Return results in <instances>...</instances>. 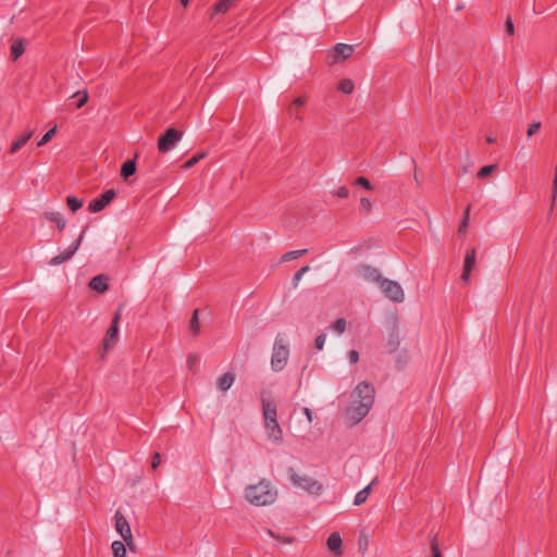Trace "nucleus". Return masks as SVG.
<instances>
[{
	"label": "nucleus",
	"mask_w": 557,
	"mask_h": 557,
	"mask_svg": "<svg viewBox=\"0 0 557 557\" xmlns=\"http://www.w3.org/2000/svg\"><path fill=\"white\" fill-rule=\"evenodd\" d=\"M375 399L374 386L362 381L356 385L350 394V403L345 410L349 422L355 425L361 422L370 412Z\"/></svg>",
	"instance_id": "f257e3e1"
},
{
	"label": "nucleus",
	"mask_w": 557,
	"mask_h": 557,
	"mask_svg": "<svg viewBox=\"0 0 557 557\" xmlns=\"http://www.w3.org/2000/svg\"><path fill=\"white\" fill-rule=\"evenodd\" d=\"M245 498L253 506H268L277 498V490L267 479H261L257 484H250L245 488Z\"/></svg>",
	"instance_id": "f03ea898"
},
{
	"label": "nucleus",
	"mask_w": 557,
	"mask_h": 557,
	"mask_svg": "<svg viewBox=\"0 0 557 557\" xmlns=\"http://www.w3.org/2000/svg\"><path fill=\"white\" fill-rule=\"evenodd\" d=\"M292 483L311 495H320L323 485L311 476L299 474L294 468L288 469Z\"/></svg>",
	"instance_id": "7ed1b4c3"
},
{
	"label": "nucleus",
	"mask_w": 557,
	"mask_h": 557,
	"mask_svg": "<svg viewBox=\"0 0 557 557\" xmlns=\"http://www.w3.org/2000/svg\"><path fill=\"white\" fill-rule=\"evenodd\" d=\"M288 356V346L284 344L283 338L280 335H277L273 345V352L271 357L272 370L275 372L282 371L287 363Z\"/></svg>",
	"instance_id": "20e7f679"
},
{
	"label": "nucleus",
	"mask_w": 557,
	"mask_h": 557,
	"mask_svg": "<svg viewBox=\"0 0 557 557\" xmlns=\"http://www.w3.org/2000/svg\"><path fill=\"white\" fill-rule=\"evenodd\" d=\"M121 314L120 312H115L111 325L108 329L106 336L102 342V348L99 351L100 359H104L107 356V352L112 349L119 339V322H120Z\"/></svg>",
	"instance_id": "39448f33"
},
{
	"label": "nucleus",
	"mask_w": 557,
	"mask_h": 557,
	"mask_svg": "<svg viewBox=\"0 0 557 557\" xmlns=\"http://www.w3.org/2000/svg\"><path fill=\"white\" fill-rule=\"evenodd\" d=\"M380 287L384 293L385 297L394 302H403L405 300V293L403 287L396 281L383 278L380 283Z\"/></svg>",
	"instance_id": "423d86ee"
},
{
	"label": "nucleus",
	"mask_w": 557,
	"mask_h": 557,
	"mask_svg": "<svg viewBox=\"0 0 557 557\" xmlns=\"http://www.w3.org/2000/svg\"><path fill=\"white\" fill-rule=\"evenodd\" d=\"M182 132L173 127L168 128L158 140V150L162 153L169 152L182 139Z\"/></svg>",
	"instance_id": "0eeeda50"
},
{
	"label": "nucleus",
	"mask_w": 557,
	"mask_h": 557,
	"mask_svg": "<svg viewBox=\"0 0 557 557\" xmlns=\"http://www.w3.org/2000/svg\"><path fill=\"white\" fill-rule=\"evenodd\" d=\"M114 520H115L116 532L120 533V535L122 536L124 542L127 544V546L129 548H132L133 544H134V540H133L131 525L127 522L126 518L124 517V515L121 511H116L114 515Z\"/></svg>",
	"instance_id": "6e6552de"
},
{
	"label": "nucleus",
	"mask_w": 557,
	"mask_h": 557,
	"mask_svg": "<svg viewBox=\"0 0 557 557\" xmlns=\"http://www.w3.org/2000/svg\"><path fill=\"white\" fill-rule=\"evenodd\" d=\"M85 232H86V228H84L81 233V235L78 236V238L75 240V243H73L66 250L62 251L60 255L53 257L50 261H49V264L50 265H59V264H62L66 261H69L74 255L75 252L77 251V249L79 248L81 246V243L83 240V237L85 235Z\"/></svg>",
	"instance_id": "1a4fd4ad"
},
{
	"label": "nucleus",
	"mask_w": 557,
	"mask_h": 557,
	"mask_svg": "<svg viewBox=\"0 0 557 557\" xmlns=\"http://www.w3.org/2000/svg\"><path fill=\"white\" fill-rule=\"evenodd\" d=\"M115 197L113 189L106 190L100 197L91 200L88 210L92 213L103 210Z\"/></svg>",
	"instance_id": "9d476101"
},
{
	"label": "nucleus",
	"mask_w": 557,
	"mask_h": 557,
	"mask_svg": "<svg viewBox=\"0 0 557 557\" xmlns=\"http://www.w3.org/2000/svg\"><path fill=\"white\" fill-rule=\"evenodd\" d=\"M264 428L268 435V438L271 440L275 444H281L283 442V431L277 422V419L264 421Z\"/></svg>",
	"instance_id": "9b49d317"
},
{
	"label": "nucleus",
	"mask_w": 557,
	"mask_h": 557,
	"mask_svg": "<svg viewBox=\"0 0 557 557\" xmlns=\"http://www.w3.org/2000/svg\"><path fill=\"white\" fill-rule=\"evenodd\" d=\"M359 275H361L364 280L377 283L380 285L381 281L384 278L382 277L380 271L376 268H373L371 265H359L357 269Z\"/></svg>",
	"instance_id": "f8f14e48"
},
{
	"label": "nucleus",
	"mask_w": 557,
	"mask_h": 557,
	"mask_svg": "<svg viewBox=\"0 0 557 557\" xmlns=\"http://www.w3.org/2000/svg\"><path fill=\"white\" fill-rule=\"evenodd\" d=\"M476 262V251L474 248L470 249L465 257L463 271L461 274L462 282H469L470 274Z\"/></svg>",
	"instance_id": "ddd939ff"
},
{
	"label": "nucleus",
	"mask_w": 557,
	"mask_h": 557,
	"mask_svg": "<svg viewBox=\"0 0 557 557\" xmlns=\"http://www.w3.org/2000/svg\"><path fill=\"white\" fill-rule=\"evenodd\" d=\"M261 403L264 421H273L277 419V409L275 403L272 399L264 397L263 394L261 397Z\"/></svg>",
	"instance_id": "4468645a"
},
{
	"label": "nucleus",
	"mask_w": 557,
	"mask_h": 557,
	"mask_svg": "<svg viewBox=\"0 0 557 557\" xmlns=\"http://www.w3.org/2000/svg\"><path fill=\"white\" fill-rule=\"evenodd\" d=\"M307 102V97L305 96H300V97H297L296 99H294L292 101V103L287 107V114L297 120V121H302V117L299 115L298 113V109L301 108L302 106H305Z\"/></svg>",
	"instance_id": "2eb2a0df"
},
{
	"label": "nucleus",
	"mask_w": 557,
	"mask_h": 557,
	"mask_svg": "<svg viewBox=\"0 0 557 557\" xmlns=\"http://www.w3.org/2000/svg\"><path fill=\"white\" fill-rule=\"evenodd\" d=\"M354 52V46L346 45V44H336L334 46V62H337L338 59H347L349 58Z\"/></svg>",
	"instance_id": "dca6fc26"
},
{
	"label": "nucleus",
	"mask_w": 557,
	"mask_h": 557,
	"mask_svg": "<svg viewBox=\"0 0 557 557\" xmlns=\"http://www.w3.org/2000/svg\"><path fill=\"white\" fill-rule=\"evenodd\" d=\"M342 544H343L342 537H341L339 533H337V532L331 533L330 536L327 537L326 545H327L329 549L331 552H333L336 556H341L343 553Z\"/></svg>",
	"instance_id": "f3484780"
},
{
	"label": "nucleus",
	"mask_w": 557,
	"mask_h": 557,
	"mask_svg": "<svg viewBox=\"0 0 557 557\" xmlns=\"http://www.w3.org/2000/svg\"><path fill=\"white\" fill-rule=\"evenodd\" d=\"M89 287L98 293H103L108 289V277L103 274L96 275L89 282Z\"/></svg>",
	"instance_id": "a211bd4d"
},
{
	"label": "nucleus",
	"mask_w": 557,
	"mask_h": 557,
	"mask_svg": "<svg viewBox=\"0 0 557 557\" xmlns=\"http://www.w3.org/2000/svg\"><path fill=\"white\" fill-rule=\"evenodd\" d=\"M234 381H235V374L232 372H226L218 379L216 386L220 391L226 392L231 388Z\"/></svg>",
	"instance_id": "6ab92c4d"
},
{
	"label": "nucleus",
	"mask_w": 557,
	"mask_h": 557,
	"mask_svg": "<svg viewBox=\"0 0 557 557\" xmlns=\"http://www.w3.org/2000/svg\"><path fill=\"white\" fill-rule=\"evenodd\" d=\"M237 0H220L213 8V12L211 17L213 18L215 15L226 13Z\"/></svg>",
	"instance_id": "aec40b11"
},
{
	"label": "nucleus",
	"mask_w": 557,
	"mask_h": 557,
	"mask_svg": "<svg viewBox=\"0 0 557 557\" xmlns=\"http://www.w3.org/2000/svg\"><path fill=\"white\" fill-rule=\"evenodd\" d=\"M377 481V479L375 478L368 486H366L363 490L359 491L356 496H355V499H354V505L355 506H360L362 505L363 503L367 502L371 491H372V485Z\"/></svg>",
	"instance_id": "412c9836"
},
{
	"label": "nucleus",
	"mask_w": 557,
	"mask_h": 557,
	"mask_svg": "<svg viewBox=\"0 0 557 557\" xmlns=\"http://www.w3.org/2000/svg\"><path fill=\"white\" fill-rule=\"evenodd\" d=\"M25 51V40L22 38L15 39L11 45V55L13 60H17Z\"/></svg>",
	"instance_id": "4be33fe9"
},
{
	"label": "nucleus",
	"mask_w": 557,
	"mask_h": 557,
	"mask_svg": "<svg viewBox=\"0 0 557 557\" xmlns=\"http://www.w3.org/2000/svg\"><path fill=\"white\" fill-rule=\"evenodd\" d=\"M136 172V162L135 160H127L123 163L121 169V176L124 180H127L129 176H132Z\"/></svg>",
	"instance_id": "5701e85b"
},
{
	"label": "nucleus",
	"mask_w": 557,
	"mask_h": 557,
	"mask_svg": "<svg viewBox=\"0 0 557 557\" xmlns=\"http://www.w3.org/2000/svg\"><path fill=\"white\" fill-rule=\"evenodd\" d=\"M33 136V132H28L26 134H23L17 140H15L12 144V147L10 149L11 153L17 152Z\"/></svg>",
	"instance_id": "b1692460"
},
{
	"label": "nucleus",
	"mask_w": 557,
	"mask_h": 557,
	"mask_svg": "<svg viewBox=\"0 0 557 557\" xmlns=\"http://www.w3.org/2000/svg\"><path fill=\"white\" fill-rule=\"evenodd\" d=\"M126 543L114 541L111 545L114 557H126Z\"/></svg>",
	"instance_id": "393cba45"
},
{
	"label": "nucleus",
	"mask_w": 557,
	"mask_h": 557,
	"mask_svg": "<svg viewBox=\"0 0 557 557\" xmlns=\"http://www.w3.org/2000/svg\"><path fill=\"white\" fill-rule=\"evenodd\" d=\"M189 330L194 335H198L200 333V322H199V310L196 309L193 312L190 322H189Z\"/></svg>",
	"instance_id": "a878e982"
},
{
	"label": "nucleus",
	"mask_w": 557,
	"mask_h": 557,
	"mask_svg": "<svg viewBox=\"0 0 557 557\" xmlns=\"http://www.w3.org/2000/svg\"><path fill=\"white\" fill-rule=\"evenodd\" d=\"M72 98H76V99H77V101H76V104H75V106H76V108H77V109H81V108H83V107L87 103V101H88V92H87V90H78V91H76V92L72 96Z\"/></svg>",
	"instance_id": "bb28decb"
},
{
	"label": "nucleus",
	"mask_w": 557,
	"mask_h": 557,
	"mask_svg": "<svg viewBox=\"0 0 557 557\" xmlns=\"http://www.w3.org/2000/svg\"><path fill=\"white\" fill-rule=\"evenodd\" d=\"M307 249H300V250H293V251H288L286 253H284L281 258V262H287V261H290V260H294V259H297L299 257H302L304 255L307 253Z\"/></svg>",
	"instance_id": "cd10ccee"
},
{
	"label": "nucleus",
	"mask_w": 557,
	"mask_h": 557,
	"mask_svg": "<svg viewBox=\"0 0 557 557\" xmlns=\"http://www.w3.org/2000/svg\"><path fill=\"white\" fill-rule=\"evenodd\" d=\"M354 88H355V84L351 79L349 78H344L339 82L338 84V89L343 92V94H346V95H349L354 91Z\"/></svg>",
	"instance_id": "c85d7f7f"
},
{
	"label": "nucleus",
	"mask_w": 557,
	"mask_h": 557,
	"mask_svg": "<svg viewBox=\"0 0 557 557\" xmlns=\"http://www.w3.org/2000/svg\"><path fill=\"white\" fill-rule=\"evenodd\" d=\"M66 203L73 212H76L78 209H81L83 207L84 201L74 196H69L66 198Z\"/></svg>",
	"instance_id": "c756f323"
},
{
	"label": "nucleus",
	"mask_w": 557,
	"mask_h": 557,
	"mask_svg": "<svg viewBox=\"0 0 557 557\" xmlns=\"http://www.w3.org/2000/svg\"><path fill=\"white\" fill-rule=\"evenodd\" d=\"M346 320L344 318H338L330 327L337 334H343L346 330Z\"/></svg>",
	"instance_id": "7c9ffc66"
},
{
	"label": "nucleus",
	"mask_w": 557,
	"mask_h": 557,
	"mask_svg": "<svg viewBox=\"0 0 557 557\" xmlns=\"http://www.w3.org/2000/svg\"><path fill=\"white\" fill-rule=\"evenodd\" d=\"M497 169V164L485 165L480 169L476 176L479 178H485L491 175Z\"/></svg>",
	"instance_id": "2f4dec72"
},
{
	"label": "nucleus",
	"mask_w": 557,
	"mask_h": 557,
	"mask_svg": "<svg viewBox=\"0 0 557 557\" xmlns=\"http://www.w3.org/2000/svg\"><path fill=\"white\" fill-rule=\"evenodd\" d=\"M310 271V267L309 265H305L302 268H300L293 276V286L294 287H297L301 277L304 276L305 273L309 272Z\"/></svg>",
	"instance_id": "473e14b6"
},
{
	"label": "nucleus",
	"mask_w": 557,
	"mask_h": 557,
	"mask_svg": "<svg viewBox=\"0 0 557 557\" xmlns=\"http://www.w3.org/2000/svg\"><path fill=\"white\" fill-rule=\"evenodd\" d=\"M469 213H470V206L467 207V209L463 213V219L458 228L459 233H465L467 231L468 222H469Z\"/></svg>",
	"instance_id": "72a5a7b5"
},
{
	"label": "nucleus",
	"mask_w": 557,
	"mask_h": 557,
	"mask_svg": "<svg viewBox=\"0 0 557 557\" xmlns=\"http://www.w3.org/2000/svg\"><path fill=\"white\" fill-rule=\"evenodd\" d=\"M55 131H57V127H53L51 129H49L42 137L41 139L38 141V146H44L46 145L48 141L51 140V138L54 136L55 134Z\"/></svg>",
	"instance_id": "f704fd0d"
},
{
	"label": "nucleus",
	"mask_w": 557,
	"mask_h": 557,
	"mask_svg": "<svg viewBox=\"0 0 557 557\" xmlns=\"http://www.w3.org/2000/svg\"><path fill=\"white\" fill-rule=\"evenodd\" d=\"M355 184L358 185V186H361L368 190H372L373 189V186L372 184L370 183V181L364 177V176H359L356 181H355Z\"/></svg>",
	"instance_id": "c9c22d12"
},
{
	"label": "nucleus",
	"mask_w": 557,
	"mask_h": 557,
	"mask_svg": "<svg viewBox=\"0 0 557 557\" xmlns=\"http://www.w3.org/2000/svg\"><path fill=\"white\" fill-rule=\"evenodd\" d=\"M205 157L203 153H200V154H197V156H194L193 158H190L189 160H187L183 168L184 169H190L193 168L194 165H196L202 158Z\"/></svg>",
	"instance_id": "e433bc0d"
},
{
	"label": "nucleus",
	"mask_w": 557,
	"mask_h": 557,
	"mask_svg": "<svg viewBox=\"0 0 557 557\" xmlns=\"http://www.w3.org/2000/svg\"><path fill=\"white\" fill-rule=\"evenodd\" d=\"M268 534H269L271 537H273V539H275V540L281 541V542H282V543H284V544H292V543L294 542V539H293V537H290V536H281V535H277V534H275L272 530H268Z\"/></svg>",
	"instance_id": "4c0bfd02"
},
{
	"label": "nucleus",
	"mask_w": 557,
	"mask_h": 557,
	"mask_svg": "<svg viewBox=\"0 0 557 557\" xmlns=\"http://www.w3.org/2000/svg\"><path fill=\"white\" fill-rule=\"evenodd\" d=\"M360 208L366 214H369L372 210L371 201L368 198H361Z\"/></svg>",
	"instance_id": "58836bf2"
},
{
	"label": "nucleus",
	"mask_w": 557,
	"mask_h": 557,
	"mask_svg": "<svg viewBox=\"0 0 557 557\" xmlns=\"http://www.w3.org/2000/svg\"><path fill=\"white\" fill-rule=\"evenodd\" d=\"M431 550H432V557H443L441 552H440V547H438V544H437V541H436V537H433L431 540Z\"/></svg>",
	"instance_id": "ea45409f"
},
{
	"label": "nucleus",
	"mask_w": 557,
	"mask_h": 557,
	"mask_svg": "<svg viewBox=\"0 0 557 557\" xmlns=\"http://www.w3.org/2000/svg\"><path fill=\"white\" fill-rule=\"evenodd\" d=\"M325 339H326L325 334H320V335H318V336H317V338H315V341H314V347H315L318 350L323 349L324 344H325Z\"/></svg>",
	"instance_id": "a19ab883"
},
{
	"label": "nucleus",
	"mask_w": 557,
	"mask_h": 557,
	"mask_svg": "<svg viewBox=\"0 0 557 557\" xmlns=\"http://www.w3.org/2000/svg\"><path fill=\"white\" fill-rule=\"evenodd\" d=\"M541 128V122H534L532 123L529 128H528V132H527V135L528 137H531L533 136L535 133L539 132V129Z\"/></svg>",
	"instance_id": "79ce46f5"
},
{
	"label": "nucleus",
	"mask_w": 557,
	"mask_h": 557,
	"mask_svg": "<svg viewBox=\"0 0 557 557\" xmlns=\"http://www.w3.org/2000/svg\"><path fill=\"white\" fill-rule=\"evenodd\" d=\"M505 28H506V33H507L509 36H512V35L515 34V26H513V23H512L511 17H508V18L506 20Z\"/></svg>",
	"instance_id": "37998d69"
},
{
	"label": "nucleus",
	"mask_w": 557,
	"mask_h": 557,
	"mask_svg": "<svg viewBox=\"0 0 557 557\" xmlns=\"http://www.w3.org/2000/svg\"><path fill=\"white\" fill-rule=\"evenodd\" d=\"M44 216L49 221L55 222L59 218H61V214L59 212H46Z\"/></svg>",
	"instance_id": "c03bdc74"
},
{
	"label": "nucleus",
	"mask_w": 557,
	"mask_h": 557,
	"mask_svg": "<svg viewBox=\"0 0 557 557\" xmlns=\"http://www.w3.org/2000/svg\"><path fill=\"white\" fill-rule=\"evenodd\" d=\"M198 361V357L196 355H189L187 358V367L193 370Z\"/></svg>",
	"instance_id": "a18cd8bd"
},
{
	"label": "nucleus",
	"mask_w": 557,
	"mask_h": 557,
	"mask_svg": "<svg viewBox=\"0 0 557 557\" xmlns=\"http://www.w3.org/2000/svg\"><path fill=\"white\" fill-rule=\"evenodd\" d=\"M336 195L341 198H347L349 196V190L346 186H342L336 191Z\"/></svg>",
	"instance_id": "49530a36"
},
{
	"label": "nucleus",
	"mask_w": 557,
	"mask_h": 557,
	"mask_svg": "<svg viewBox=\"0 0 557 557\" xmlns=\"http://www.w3.org/2000/svg\"><path fill=\"white\" fill-rule=\"evenodd\" d=\"M161 463V455L159 453H154L152 456L151 467L156 469Z\"/></svg>",
	"instance_id": "de8ad7c7"
},
{
	"label": "nucleus",
	"mask_w": 557,
	"mask_h": 557,
	"mask_svg": "<svg viewBox=\"0 0 557 557\" xmlns=\"http://www.w3.org/2000/svg\"><path fill=\"white\" fill-rule=\"evenodd\" d=\"M348 358L351 363H356L359 360V352L357 350H350Z\"/></svg>",
	"instance_id": "09e8293b"
},
{
	"label": "nucleus",
	"mask_w": 557,
	"mask_h": 557,
	"mask_svg": "<svg viewBox=\"0 0 557 557\" xmlns=\"http://www.w3.org/2000/svg\"><path fill=\"white\" fill-rule=\"evenodd\" d=\"M57 223V226H58V230L59 231H63L64 227H65V220L61 216L58 219V221H55Z\"/></svg>",
	"instance_id": "8fccbe9b"
},
{
	"label": "nucleus",
	"mask_w": 557,
	"mask_h": 557,
	"mask_svg": "<svg viewBox=\"0 0 557 557\" xmlns=\"http://www.w3.org/2000/svg\"><path fill=\"white\" fill-rule=\"evenodd\" d=\"M304 413L307 417L308 421L311 422L312 421V411L306 407V408H304Z\"/></svg>",
	"instance_id": "3c124183"
},
{
	"label": "nucleus",
	"mask_w": 557,
	"mask_h": 557,
	"mask_svg": "<svg viewBox=\"0 0 557 557\" xmlns=\"http://www.w3.org/2000/svg\"><path fill=\"white\" fill-rule=\"evenodd\" d=\"M486 141H487L488 144H494V143H495V138H494V137H492V136H487V137H486Z\"/></svg>",
	"instance_id": "603ef678"
},
{
	"label": "nucleus",
	"mask_w": 557,
	"mask_h": 557,
	"mask_svg": "<svg viewBox=\"0 0 557 557\" xmlns=\"http://www.w3.org/2000/svg\"><path fill=\"white\" fill-rule=\"evenodd\" d=\"M180 2L182 3L183 7H187L189 0H180Z\"/></svg>",
	"instance_id": "864d4df0"
}]
</instances>
